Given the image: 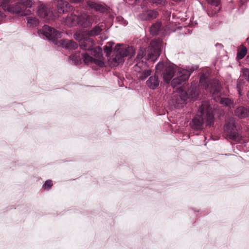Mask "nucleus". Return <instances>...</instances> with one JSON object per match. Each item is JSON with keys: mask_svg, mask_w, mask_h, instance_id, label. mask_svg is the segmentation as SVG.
I'll return each instance as SVG.
<instances>
[{"mask_svg": "<svg viewBox=\"0 0 249 249\" xmlns=\"http://www.w3.org/2000/svg\"><path fill=\"white\" fill-rule=\"evenodd\" d=\"M194 69L178 68L174 65L166 66L163 72V77L165 82L169 83L175 88L188 80Z\"/></svg>", "mask_w": 249, "mask_h": 249, "instance_id": "obj_1", "label": "nucleus"}, {"mask_svg": "<svg viewBox=\"0 0 249 249\" xmlns=\"http://www.w3.org/2000/svg\"><path fill=\"white\" fill-rule=\"evenodd\" d=\"M214 121L213 110L207 101L203 102L201 106L198 109L196 116L190 123L191 127L196 130H201L203 124L206 123V125L212 126Z\"/></svg>", "mask_w": 249, "mask_h": 249, "instance_id": "obj_2", "label": "nucleus"}, {"mask_svg": "<svg viewBox=\"0 0 249 249\" xmlns=\"http://www.w3.org/2000/svg\"><path fill=\"white\" fill-rule=\"evenodd\" d=\"M200 84L205 87V89L213 94V98L216 102H219L221 104L229 107H233V102L228 98L221 97V86L216 80H212L207 82L204 75H202L200 79Z\"/></svg>", "mask_w": 249, "mask_h": 249, "instance_id": "obj_3", "label": "nucleus"}, {"mask_svg": "<svg viewBox=\"0 0 249 249\" xmlns=\"http://www.w3.org/2000/svg\"><path fill=\"white\" fill-rule=\"evenodd\" d=\"M135 53V50L132 46L117 44L115 46L114 54L108 59V64L111 67H116L124 62V57H132Z\"/></svg>", "mask_w": 249, "mask_h": 249, "instance_id": "obj_4", "label": "nucleus"}, {"mask_svg": "<svg viewBox=\"0 0 249 249\" xmlns=\"http://www.w3.org/2000/svg\"><path fill=\"white\" fill-rule=\"evenodd\" d=\"M12 3L1 2L0 6L2 7L5 11H7L11 13L18 14L23 16L30 15L32 13V10L30 9L32 6V1L28 0L21 3L18 2L15 4H11Z\"/></svg>", "mask_w": 249, "mask_h": 249, "instance_id": "obj_5", "label": "nucleus"}, {"mask_svg": "<svg viewBox=\"0 0 249 249\" xmlns=\"http://www.w3.org/2000/svg\"><path fill=\"white\" fill-rule=\"evenodd\" d=\"M224 131L227 138L232 141H238L241 139L233 118H230L226 122L224 125Z\"/></svg>", "mask_w": 249, "mask_h": 249, "instance_id": "obj_6", "label": "nucleus"}, {"mask_svg": "<svg viewBox=\"0 0 249 249\" xmlns=\"http://www.w3.org/2000/svg\"><path fill=\"white\" fill-rule=\"evenodd\" d=\"M188 95L187 92L182 89H178L174 91L170 100V103L175 107H180L186 104Z\"/></svg>", "mask_w": 249, "mask_h": 249, "instance_id": "obj_7", "label": "nucleus"}, {"mask_svg": "<svg viewBox=\"0 0 249 249\" xmlns=\"http://www.w3.org/2000/svg\"><path fill=\"white\" fill-rule=\"evenodd\" d=\"M39 35H42L47 39L52 40L55 44H57L58 39L61 37V32L48 26H43L42 29L38 32Z\"/></svg>", "mask_w": 249, "mask_h": 249, "instance_id": "obj_8", "label": "nucleus"}, {"mask_svg": "<svg viewBox=\"0 0 249 249\" xmlns=\"http://www.w3.org/2000/svg\"><path fill=\"white\" fill-rule=\"evenodd\" d=\"M150 52L147 55V59L152 61L157 59L160 55V41L159 39L153 40L150 42Z\"/></svg>", "mask_w": 249, "mask_h": 249, "instance_id": "obj_9", "label": "nucleus"}, {"mask_svg": "<svg viewBox=\"0 0 249 249\" xmlns=\"http://www.w3.org/2000/svg\"><path fill=\"white\" fill-rule=\"evenodd\" d=\"M78 17V25L84 28L91 26L94 21L91 16L85 13L82 14Z\"/></svg>", "mask_w": 249, "mask_h": 249, "instance_id": "obj_10", "label": "nucleus"}, {"mask_svg": "<svg viewBox=\"0 0 249 249\" xmlns=\"http://www.w3.org/2000/svg\"><path fill=\"white\" fill-rule=\"evenodd\" d=\"M57 12L59 14H63L67 11L69 3L65 0H53Z\"/></svg>", "mask_w": 249, "mask_h": 249, "instance_id": "obj_11", "label": "nucleus"}, {"mask_svg": "<svg viewBox=\"0 0 249 249\" xmlns=\"http://www.w3.org/2000/svg\"><path fill=\"white\" fill-rule=\"evenodd\" d=\"M94 45V40L90 37L87 36L81 43L80 46L81 49L84 50H88L91 51V54L93 53V50L95 48H93Z\"/></svg>", "mask_w": 249, "mask_h": 249, "instance_id": "obj_12", "label": "nucleus"}, {"mask_svg": "<svg viewBox=\"0 0 249 249\" xmlns=\"http://www.w3.org/2000/svg\"><path fill=\"white\" fill-rule=\"evenodd\" d=\"M37 13L41 18H43L46 20L50 19L52 15V12L50 9L47 6L41 5L38 7Z\"/></svg>", "mask_w": 249, "mask_h": 249, "instance_id": "obj_13", "label": "nucleus"}, {"mask_svg": "<svg viewBox=\"0 0 249 249\" xmlns=\"http://www.w3.org/2000/svg\"><path fill=\"white\" fill-rule=\"evenodd\" d=\"M92 54L94 55L96 58H94L93 63L95 64L100 67H103L104 66V62L101 59V57L103 55L102 50L101 48L100 47L95 48L94 50H93V53Z\"/></svg>", "mask_w": 249, "mask_h": 249, "instance_id": "obj_14", "label": "nucleus"}, {"mask_svg": "<svg viewBox=\"0 0 249 249\" xmlns=\"http://www.w3.org/2000/svg\"><path fill=\"white\" fill-rule=\"evenodd\" d=\"M58 45H60L62 47L68 50H74L77 48L76 43L72 40L62 39L58 41Z\"/></svg>", "mask_w": 249, "mask_h": 249, "instance_id": "obj_15", "label": "nucleus"}, {"mask_svg": "<svg viewBox=\"0 0 249 249\" xmlns=\"http://www.w3.org/2000/svg\"><path fill=\"white\" fill-rule=\"evenodd\" d=\"M156 75L155 74L154 76H150L146 82L147 87L152 89H157L160 84V80Z\"/></svg>", "mask_w": 249, "mask_h": 249, "instance_id": "obj_16", "label": "nucleus"}, {"mask_svg": "<svg viewBox=\"0 0 249 249\" xmlns=\"http://www.w3.org/2000/svg\"><path fill=\"white\" fill-rule=\"evenodd\" d=\"M158 16V13L154 10H147L143 12L140 15V18L143 20H151L156 18Z\"/></svg>", "mask_w": 249, "mask_h": 249, "instance_id": "obj_17", "label": "nucleus"}, {"mask_svg": "<svg viewBox=\"0 0 249 249\" xmlns=\"http://www.w3.org/2000/svg\"><path fill=\"white\" fill-rule=\"evenodd\" d=\"M104 29V26L101 25L95 26L90 30H86L85 34L89 37L97 36L100 34Z\"/></svg>", "mask_w": 249, "mask_h": 249, "instance_id": "obj_18", "label": "nucleus"}, {"mask_svg": "<svg viewBox=\"0 0 249 249\" xmlns=\"http://www.w3.org/2000/svg\"><path fill=\"white\" fill-rule=\"evenodd\" d=\"M78 17L75 15L71 14L68 16L64 19V22L66 25L69 27L78 25Z\"/></svg>", "mask_w": 249, "mask_h": 249, "instance_id": "obj_19", "label": "nucleus"}, {"mask_svg": "<svg viewBox=\"0 0 249 249\" xmlns=\"http://www.w3.org/2000/svg\"><path fill=\"white\" fill-rule=\"evenodd\" d=\"M234 113L239 118H245L249 114V109L246 107H240L235 110Z\"/></svg>", "mask_w": 249, "mask_h": 249, "instance_id": "obj_20", "label": "nucleus"}, {"mask_svg": "<svg viewBox=\"0 0 249 249\" xmlns=\"http://www.w3.org/2000/svg\"><path fill=\"white\" fill-rule=\"evenodd\" d=\"M145 50L144 49H141L139 51L138 54H137L136 58V64L135 65L136 67L141 68L142 65V61L141 62V60L145 54Z\"/></svg>", "mask_w": 249, "mask_h": 249, "instance_id": "obj_21", "label": "nucleus"}, {"mask_svg": "<svg viewBox=\"0 0 249 249\" xmlns=\"http://www.w3.org/2000/svg\"><path fill=\"white\" fill-rule=\"evenodd\" d=\"M73 36L74 38L76 40L79 41L80 43L88 36L87 35L85 34V31L83 32H77L74 34Z\"/></svg>", "mask_w": 249, "mask_h": 249, "instance_id": "obj_22", "label": "nucleus"}, {"mask_svg": "<svg viewBox=\"0 0 249 249\" xmlns=\"http://www.w3.org/2000/svg\"><path fill=\"white\" fill-rule=\"evenodd\" d=\"M170 64H168L167 63H164L163 62H159L155 68V74H158L160 73L163 70H165L166 69V66H168Z\"/></svg>", "mask_w": 249, "mask_h": 249, "instance_id": "obj_23", "label": "nucleus"}, {"mask_svg": "<svg viewBox=\"0 0 249 249\" xmlns=\"http://www.w3.org/2000/svg\"><path fill=\"white\" fill-rule=\"evenodd\" d=\"M161 24L160 22H156L153 24L150 28V32L153 35H157L160 29Z\"/></svg>", "mask_w": 249, "mask_h": 249, "instance_id": "obj_24", "label": "nucleus"}, {"mask_svg": "<svg viewBox=\"0 0 249 249\" xmlns=\"http://www.w3.org/2000/svg\"><path fill=\"white\" fill-rule=\"evenodd\" d=\"M27 25L30 27L36 26L39 24L38 20L33 17H27Z\"/></svg>", "mask_w": 249, "mask_h": 249, "instance_id": "obj_25", "label": "nucleus"}, {"mask_svg": "<svg viewBox=\"0 0 249 249\" xmlns=\"http://www.w3.org/2000/svg\"><path fill=\"white\" fill-rule=\"evenodd\" d=\"M82 57L85 64L88 65L89 63H93L94 58L89 56L87 53H83Z\"/></svg>", "mask_w": 249, "mask_h": 249, "instance_id": "obj_26", "label": "nucleus"}, {"mask_svg": "<svg viewBox=\"0 0 249 249\" xmlns=\"http://www.w3.org/2000/svg\"><path fill=\"white\" fill-rule=\"evenodd\" d=\"M189 90L190 96L192 98H196L199 95V89L196 86L191 88Z\"/></svg>", "mask_w": 249, "mask_h": 249, "instance_id": "obj_27", "label": "nucleus"}, {"mask_svg": "<svg viewBox=\"0 0 249 249\" xmlns=\"http://www.w3.org/2000/svg\"><path fill=\"white\" fill-rule=\"evenodd\" d=\"M151 70H145L140 73L139 78L142 80H144L146 77L149 76L151 74Z\"/></svg>", "mask_w": 249, "mask_h": 249, "instance_id": "obj_28", "label": "nucleus"}, {"mask_svg": "<svg viewBox=\"0 0 249 249\" xmlns=\"http://www.w3.org/2000/svg\"><path fill=\"white\" fill-rule=\"evenodd\" d=\"M247 52V48L245 47H242L241 49L238 52L237 57L239 59H243L246 55Z\"/></svg>", "mask_w": 249, "mask_h": 249, "instance_id": "obj_29", "label": "nucleus"}, {"mask_svg": "<svg viewBox=\"0 0 249 249\" xmlns=\"http://www.w3.org/2000/svg\"><path fill=\"white\" fill-rule=\"evenodd\" d=\"M70 58L73 62L75 65L78 64L81 60V58L79 55L72 54L70 56Z\"/></svg>", "mask_w": 249, "mask_h": 249, "instance_id": "obj_30", "label": "nucleus"}, {"mask_svg": "<svg viewBox=\"0 0 249 249\" xmlns=\"http://www.w3.org/2000/svg\"><path fill=\"white\" fill-rule=\"evenodd\" d=\"M88 5L91 7L93 8L97 11H100L102 9V6L94 2L88 1Z\"/></svg>", "mask_w": 249, "mask_h": 249, "instance_id": "obj_31", "label": "nucleus"}, {"mask_svg": "<svg viewBox=\"0 0 249 249\" xmlns=\"http://www.w3.org/2000/svg\"><path fill=\"white\" fill-rule=\"evenodd\" d=\"M242 72L243 77L249 82V69H243L242 70Z\"/></svg>", "mask_w": 249, "mask_h": 249, "instance_id": "obj_32", "label": "nucleus"}, {"mask_svg": "<svg viewBox=\"0 0 249 249\" xmlns=\"http://www.w3.org/2000/svg\"><path fill=\"white\" fill-rule=\"evenodd\" d=\"M53 185V182L51 180H47L44 184L43 185V187L46 189H50Z\"/></svg>", "mask_w": 249, "mask_h": 249, "instance_id": "obj_33", "label": "nucleus"}, {"mask_svg": "<svg viewBox=\"0 0 249 249\" xmlns=\"http://www.w3.org/2000/svg\"><path fill=\"white\" fill-rule=\"evenodd\" d=\"M208 2L210 3L212 5H215L216 6H218V4L220 2V0H207Z\"/></svg>", "mask_w": 249, "mask_h": 249, "instance_id": "obj_34", "label": "nucleus"}, {"mask_svg": "<svg viewBox=\"0 0 249 249\" xmlns=\"http://www.w3.org/2000/svg\"><path fill=\"white\" fill-rule=\"evenodd\" d=\"M104 50L105 53H106L107 55H109L110 54V53L112 51V49L111 48H109L107 45L104 46Z\"/></svg>", "mask_w": 249, "mask_h": 249, "instance_id": "obj_35", "label": "nucleus"}, {"mask_svg": "<svg viewBox=\"0 0 249 249\" xmlns=\"http://www.w3.org/2000/svg\"><path fill=\"white\" fill-rule=\"evenodd\" d=\"M114 45V43L112 42H108L106 45L108 46L109 48H111L112 49V47L113 45Z\"/></svg>", "mask_w": 249, "mask_h": 249, "instance_id": "obj_36", "label": "nucleus"}, {"mask_svg": "<svg viewBox=\"0 0 249 249\" xmlns=\"http://www.w3.org/2000/svg\"><path fill=\"white\" fill-rule=\"evenodd\" d=\"M215 46L217 47H218L219 48H222V47H223L222 45L221 44H216L215 45Z\"/></svg>", "mask_w": 249, "mask_h": 249, "instance_id": "obj_37", "label": "nucleus"}, {"mask_svg": "<svg viewBox=\"0 0 249 249\" xmlns=\"http://www.w3.org/2000/svg\"><path fill=\"white\" fill-rule=\"evenodd\" d=\"M83 0H71V1L73 2H75V3H77V2H81Z\"/></svg>", "mask_w": 249, "mask_h": 249, "instance_id": "obj_38", "label": "nucleus"}, {"mask_svg": "<svg viewBox=\"0 0 249 249\" xmlns=\"http://www.w3.org/2000/svg\"><path fill=\"white\" fill-rule=\"evenodd\" d=\"M237 89H238V91L239 92V93L240 94V89H239V86L238 83H237Z\"/></svg>", "mask_w": 249, "mask_h": 249, "instance_id": "obj_39", "label": "nucleus"}, {"mask_svg": "<svg viewBox=\"0 0 249 249\" xmlns=\"http://www.w3.org/2000/svg\"><path fill=\"white\" fill-rule=\"evenodd\" d=\"M0 16L1 17H3V16H2V12L1 11H0Z\"/></svg>", "mask_w": 249, "mask_h": 249, "instance_id": "obj_40", "label": "nucleus"}, {"mask_svg": "<svg viewBox=\"0 0 249 249\" xmlns=\"http://www.w3.org/2000/svg\"><path fill=\"white\" fill-rule=\"evenodd\" d=\"M248 96L249 98V92H248Z\"/></svg>", "mask_w": 249, "mask_h": 249, "instance_id": "obj_41", "label": "nucleus"}]
</instances>
